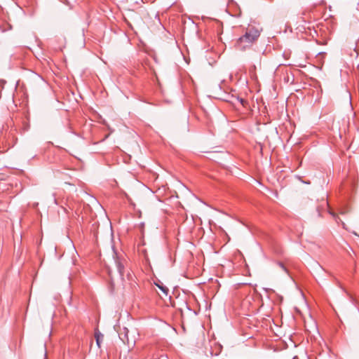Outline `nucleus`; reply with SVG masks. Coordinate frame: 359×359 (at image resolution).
<instances>
[{
    "instance_id": "1",
    "label": "nucleus",
    "mask_w": 359,
    "mask_h": 359,
    "mask_svg": "<svg viewBox=\"0 0 359 359\" xmlns=\"http://www.w3.org/2000/svg\"><path fill=\"white\" fill-rule=\"evenodd\" d=\"M260 30L254 27H248L245 34L241 36L237 41L236 45L238 49L245 50L251 46L259 38Z\"/></svg>"
},
{
    "instance_id": "2",
    "label": "nucleus",
    "mask_w": 359,
    "mask_h": 359,
    "mask_svg": "<svg viewBox=\"0 0 359 359\" xmlns=\"http://www.w3.org/2000/svg\"><path fill=\"white\" fill-rule=\"evenodd\" d=\"M114 254L116 255L115 264H116V269L118 270V272L121 279H123L126 260L124 259H121L120 257H118L116 252Z\"/></svg>"
},
{
    "instance_id": "3",
    "label": "nucleus",
    "mask_w": 359,
    "mask_h": 359,
    "mask_svg": "<svg viewBox=\"0 0 359 359\" xmlns=\"http://www.w3.org/2000/svg\"><path fill=\"white\" fill-rule=\"evenodd\" d=\"M156 285L163 292V293L167 296L168 294V289L167 287L164 286L162 283L158 284L156 283Z\"/></svg>"
},
{
    "instance_id": "4",
    "label": "nucleus",
    "mask_w": 359,
    "mask_h": 359,
    "mask_svg": "<svg viewBox=\"0 0 359 359\" xmlns=\"http://www.w3.org/2000/svg\"><path fill=\"white\" fill-rule=\"evenodd\" d=\"M95 339H96V343L99 347H100V343L102 340L103 339V334L101 333H95Z\"/></svg>"
},
{
    "instance_id": "5",
    "label": "nucleus",
    "mask_w": 359,
    "mask_h": 359,
    "mask_svg": "<svg viewBox=\"0 0 359 359\" xmlns=\"http://www.w3.org/2000/svg\"><path fill=\"white\" fill-rule=\"evenodd\" d=\"M330 214L333 216V217L334 218V219L336 220V222L337 223L341 222V224L343 225V226H344L345 224L341 221V219L337 215H335V213L330 211Z\"/></svg>"
},
{
    "instance_id": "6",
    "label": "nucleus",
    "mask_w": 359,
    "mask_h": 359,
    "mask_svg": "<svg viewBox=\"0 0 359 359\" xmlns=\"http://www.w3.org/2000/svg\"><path fill=\"white\" fill-rule=\"evenodd\" d=\"M278 266H279L281 269H283V270L286 273H288V272H287V269L285 268V266H284V264H283V263H281V262H278Z\"/></svg>"
}]
</instances>
